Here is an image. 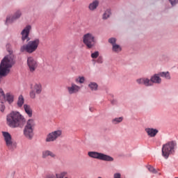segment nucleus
<instances>
[{
  "instance_id": "obj_5",
  "label": "nucleus",
  "mask_w": 178,
  "mask_h": 178,
  "mask_svg": "<svg viewBox=\"0 0 178 178\" xmlns=\"http://www.w3.org/2000/svg\"><path fill=\"white\" fill-rule=\"evenodd\" d=\"M34 126H35L34 120H29L24 127V135L26 138H29V140H31L34 136Z\"/></svg>"
},
{
  "instance_id": "obj_15",
  "label": "nucleus",
  "mask_w": 178,
  "mask_h": 178,
  "mask_svg": "<svg viewBox=\"0 0 178 178\" xmlns=\"http://www.w3.org/2000/svg\"><path fill=\"white\" fill-rule=\"evenodd\" d=\"M48 156H50L51 158H53V159H55L56 158V154L50 150L43 151L42 153V158H43V159H45V158H48Z\"/></svg>"
},
{
  "instance_id": "obj_31",
  "label": "nucleus",
  "mask_w": 178,
  "mask_h": 178,
  "mask_svg": "<svg viewBox=\"0 0 178 178\" xmlns=\"http://www.w3.org/2000/svg\"><path fill=\"white\" fill-rule=\"evenodd\" d=\"M108 42L111 44L113 46L116 44V38H111L108 39Z\"/></svg>"
},
{
  "instance_id": "obj_21",
  "label": "nucleus",
  "mask_w": 178,
  "mask_h": 178,
  "mask_svg": "<svg viewBox=\"0 0 178 178\" xmlns=\"http://www.w3.org/2000/svg\"><path fill=\"white\" fill-rule=\"evenodd\" d=\"M5 99L8 104H12L14 101L15 97L11 93H7L5 96Z\"/></svg>"
},
{
  "instance_id": "obj_27",
  "label": "nucleus",
  "mask_w": 178,
  "mask_h": 178,
  "mask_svg": "<svg viewBox=\"0 0 178 178\" xmlns=\"http://www.w3.org/2000/svg\"><path fill=\"white\" fill-rule=\"evenodd\" d=\"M76 83H79L80 84L84 83V81H86V78L84 76H79L75 79Z\"/></svg>"
},
{
  "instance_id": "obj_8",
  "label": "nucleus",
  "mask_w": 178,
  "mask_h": 178,
  "mask_svg": "<svg viewBox=\"0 0 178 178\" xmlns=\"http://www.w3.org/2000/svg\"><path fill=\"white\" fill-rule=\"evenodd\" d=\"M88 155L90 158H95V159H99L100 161H106L108 162H113V158L111 156L97 152H89Z\"/></svg>"
},
{
  "instance_id": "obj_35",
  "label": "nucleus",
  "mask_w": 178,
  "mask_h": 178,
  "mask_svg": "<svg viewBox=\"0 0 178 178\" xmlns=\"http://www.w3.org/2000/svg\"><path fill=\"white\" fill-rule=\"evenodd\" d=\"M46 178H56V175L54 174H49L46 176Z\"/></svg>"
},
{
  "instance_id": "obj_22",
  "label": "nucleus",
  "mask_w": 178,
  "mask_h": 178,
  "mask_svg": "<svg viewBox=\"0 0 178 178\" xmlns=\"http://www.w3.org/2000/svg\"><path fill=\"white\" fill-rule=\"evenodd\" d=\"M88 87L91 91H97V90H98V84H97L95 82H90L88 84Z\"/></svg>"
},
{
  "instance_id": "obj_4",
  "label": "nucleus",
  "mask_w": 178,
  "mask_h": 178,
  "mask_svg": "<svg viewBox=\"0 0 178 178\" xmlns=\"http://www.w3.org/2000/svg\"><path fill=\"white\" fill-rule=\"evenodd\" d=\"M38 45H40V39L36 38L33 40L29 41L28 44L22 45L20 48V51L33 54V52H35V51H37Z\"/></svg>"
},
{
  "instance_id": "obj_18",
  "label": "nucleus",
  "mask_w": 178,
  "mask_h": 178,
  "mask_svg": "<svg viewBox=\"0 0 178 178\" xmlns=\"http://www.w3.org/2000/svg\"><path fill=\"white\" fill-rule=\"evenodd\" d=\"M32 90L36 94H41V92L42 91V86L41 85V83H35Z\"/></svg>"
},
{
  "instance_id": "obj_24",
  "label": "nucleus",
  "mask_w": 178,
  "mask_h": 178,
  "mask_svg": "<svg viewBox=\"0 0 178 178\" xmlns=\"http://www.w3.org/2000/svg\"><path fill=\"white\" fill-rule=\"evenodd\" d=\"M159 75L161 77H165V79H166L167 80H170V74L169 73V72H160L159 74Z\"/></svg>"
},
{
  "instance_id": "obj_10",
  "label": "nucleus",
  "mask_w": 178,
  "mask_h": 178,
  "mask_svg": "<svg viewBox=\"0 0 178 178\" xmlns=\"http://www.w3.org/2000/svg\"><path fill=\"white\" fill-rule=\"evenodd\" d=\"M2 136L6 141V145L9 148V149H13V148H16V145L13 141H12V136L10 134L6 131H2Z\"/></svg>"
},
{
  "instance_id": "obj_26",
  "label": "nucleus",
  "mask_w": 178,
  "mask_h": 178,
  "mask_svg": "<svg viewBox=\"0 0 178 178\" xmlns=\"http://www.w3.org/2000/svg\"><path fill=\"white\" fill-rule=\"evenodd\" d=\"M123 121V118L120 117V118H116L112 120V123L113 124H118V123H120Z\"/></svg>"
},
{
  "instance_id": "obj_3",
  "label": "nucleus",
  "mask_w": 178,
  "mask_h": 178,
  "mask_svg": "<svg viewBox=\"0 0 178 178\" xmlns=\"http://www.w3.org/2000/svg\"><path fill=\"white\" fill-rule=\"evenodd\" d=\"M159 76V74H156L153 75L150 79L148 78H140L137 79L136 81L138 84H143L145 86V87H151L154 86V83L161 84V83H162V79Z\"/></svg>"
},
{
  "instance_id": "obj_2",
  "label": "nucleus",
  "mask_w": 178,
  "mask_h": 178,
  "mask_svg": "<svg viewBox=\"0 0 178 178\" xmlns=\"http://www.w3.org/2000/svg\"><path fill=\"white\" fill-rule=\"evenodd\" d=\"M7 124L9 127H23L26 124V118L18 111H13L7 115Z\"/></svg>"
},
{
  "instance_id": "obj_30",
  "label": "nucleus",
  "mask_w": 178,
  "mask_h": 178,
  "mask_svg": "<svg viewBox=\"0 0 178 178\" xmlns=\"http://www.w3.org/2000/svg\"><path fill=\"white\" fill-rule=\"evenodd\" d=\"M147 170L151 172V173H154V174H156L157 172H156V170H155V168H154V167L151 166V165H148L147 166Z\"/></svg>"
},
{
  "instance_id": "obj_6",
  "label": "nucleus",
  "mask_w": 178,
  "mask_h": 178,
  "mask_svg": "<svg viewBox=\"0 0 178 178\" xmlns=\"http://www.w3.org/2000/svg\"><path fill=\"white\" fill-rule=\"evenodd\" d=\"M83 44L88 48L91 49V48L95 47V43L97 40H95V35L92 33H87L83 35L82 38Z\"/></svg>"
},
{
  "instance_id": "obj_19",
  "label": "nucleus",
  "mask_w": 178,
  "mask_h": 178,
  "mask_svg": "<svg viewBox=\"0 0 178 178\" xmlns=\"http://www.w3.org/2000/svg\"><path fill=\"white\" fill-rule=\"evenodd\" d=\"M99 5V1L95 0L89 4L88 8L90 10H95V9L98 8Z\"/></svg>"
},
{
  "instance_id": "obj_38",
  "label": "nucleus",
  "mask_w": 178,
  "mask_h": 178,
  "mask_svg": "<svg viewBox=\"0 0 178 178\" xmlns=\"http://www.w3.org/2000/svg\"><path fill=\"white\" fill-rule=\"evenodd\" d=\"M175 178H178V177H175Z\"/></svg>"
},
{
  "instance_id": "obj_29",
  "label": "nucleus",
  "mask_w": 178,
  "mask_h": 178,
  "mask_svg": "<svg viewBox=\"0 0 178 178\" xmlns=\"http://www.w3.org/2000/svg\"><path fill=\"white\" fill-rule=\"evenodd\" d=\"M99 56V51H95L94 53L91 54V58L92 59H97Z\"/></svg>"
},
{
  "instance_id": "obj_36",
  "label": "nucleus",
  "mask_w": 178,
  "mask_h": 178,
  "mask_svg": "<svg viewBox=\"0 0 178 178\" xmlns=\"http://www.w3.org/2000/svg\"><path fill=\"white\" fill-rule=\"evenodd\" d=\"M1 112H3L5 111V106L1 105V108L0 109Z\"/></svg>"
},
{
  "instance_id": "obj_32",
  "label": "nucleus",
  "mask_w": 178,
  "mask_h": 178,
  "mask_svg": "<svg viewBox=\"0 0 178 178\" xmlns=\"http://www.w3.org/2000/svg\"><path fill=\"white\" fill-rule=\"evenodd\" d=\"M169 2L172 5V6H175V5H177L178 0H169Z\"/></svg>"
},
{
  "instance_id": "obj_28",
  "label": "nucleus",
  "mask_w": 178,
  "mask_h": 178,
  "mask_svg": "<svg viewBox=\"0 0 178 178\" xmlns=\"http://www.w3.org/2000/svg\"><path fill=\"white\" fill-rule=\"evenodd\" d=\"M111 16V10H106L103 14L104 20H106Z\"/></svg>"
},
{
  "instance_id": "obj_13",
  "label": "nucleus",
  "mask_w": 178,
  "mask_h": 178,
  "mask_svg": "<svg viewBox=\"0 0 178 178\" xmlns=\"http://www.w3.org/2000/svg\"><path fill=\"white\" fill-rule=\"evenodd\" d=\"M67 90L68 91V94H70V95H72V94H77V92L80 91L81 88L74 83H72L70 86L67 87Z\"/></svg>"
},
{
  "instance_id": "obj_12",
  "label": "nucleus",
  "mask_w": 178,
  "mask_h": 178,
  "mask_svg": "<svg viewBox=\"0 0 178 178\" xmlns=\"http://www.w3.org/2000/svg\"><path fill=\"white\" fill-rule=\"evenodd\" d=\"M27 65H28V67L29 68V71L31 72V73H33V72H35V70L38 66V65L37 64V61L33 57H28Z\"/></svg>"
},
{
  "instance_id": "obj_14",
  "label": "nucleus",
  "mask_w": 178,
  "mask_h": 178,
  "mask_svg": "<svg viewBox=\"0 0 178 178\" xmlns=\"http://www.w3.org/2000/svg\"><path fill=\"white\" fill-rule=\"evenodd\" d=\"M22 16V12L20 10H17L13 17H8L6 21V24L8 23H13L15 20L19 19Z\"/></svg>"
},
{
  "instance_id": "obj_7",
  "label": "nucleus",
  "mask_w": 178,
  "mask_h": 178,
  "mask_svg": "<svg viewBox=\"0 0 178 178\" xmlns=\"http://www.w3.org/2000/svg\"><path fill=\"white\" fill-rule=\"evenodd\" d=\"M175 142L173 141L168 142L163 145L162 156L165 159H168V158H169V155L175 152Z\"/></svg>"
},
{
  "instance_id": "obj_20",
  "label": "nucleus",
  "mask_w": 178,
  "mask_h": 178,
  "mask_svg": "<svg viewBox=\"0 0 178 178\" xmlns=\"http://www.w3.org/2000/svg\"><path fill=\"white\" fill-rule=\"evenodd\" d=\"M17 105L18 108H22L24 105V97H23V95H20L19 96Z\"/></svg>"
},
{
  "instance_id": "obj_37",
  "label": "nucleus",
  "mask_w": 178,
  "mask_h": 178,
  "mask_svg": "<svg viewBox=\"0 0 178 178\" xmlns=\"http://www.w3.org/2000/svg\"><path fill=\"white\" fill-rule=\"evenodd\" d=\"M90 111H92V109H91V108H90Z\"/></svg>"
},
{
  "instance_id": "obj_1",
  "label": "nucleus",
  "mask_w": 178,
  "mask_h": 178,
  "mask_svg": "<svg viewBox=\"0 0 178 178\" xmlns=\"http://www.w3.org/2000/svg\"><path fill=\"white\" fill-rule=\"evenodd\" d=\"M15 63H16V60H15V55L13 54L6 56L1 60L0 63V79L6 77L10 73V69L13 67Z\"/></svg>"
},
{
  "instance_id": "obj_33",
  "label": "nucleus",
  "mask_w": 178,
  "mask_h": 178,
  "mask_svg": "<svg viewBox=\"0 0 178 178\" xmlns=\"http://www.w3.org/2000/svg\"><path fill=\"white\" fill-rule=\"evenodd\" d=\"M35 94H36L35 92L32 90V91L30 92L31 98L34 99V98H35Z\"/></svg>"
},
{
  "instance_id": "obj_17",
  "label": "nucleus",
  "mask_w": 178,
  "mask_h": 178,
  "mask_svg": "<svg viewBox=\"0 0 178 178\" xmlns=\"http://www.w3.org/2000/svg\"><path fill=\"white\" fill-rule=\"evenodd\" d=\"M24 110L25 113H26L29 118L33 116V109H31V106H30V105L24 104Z\"/></svg>"
},
{
  "instance_id": "obj_23",
  "label": "nucleus",
  "mask_w": 178,
  "mask_h": 178,
  "mask_svg": "<svg viewBox=\"0 0 178 178\" xmlns=\"http://www.w3.org/2000/svg\"><path fill=\"white\" fill-rule=\"evenodd\" d=\"M113 52H115L116 54H119V52L122 51V47L119 44H113L112 48Z\"/></svg>"
},
{
  "instance_id": "obj_34",
  "label": "nucleus",
  "mask_w": 178,
  "mask_h": 178,
  "mask_svg": "<svg viewBox=\"0 0 178 178\" xmlns=\"http://www.w3.org/2000/svg\"><path fill=\"white\" fill-rule=\"evenodd\" d=\"M97 63H104V58H102V56H99L97 60Z\"/></svg>"
},
{
  "instance_id": "obj_16",
  "label": "nucleus",
  "mask_w": 178,
  "mask_h": 178,
  "mask_svg": "<svg viewBox=\"0 0 178 178\" xmlns=\"http://www.w3.org/2000/svg\"><path fill=\"white\" fill-rule=\"evenodd\" d=\"M145 131L149 137H155L158 134V129L154 128H146Z\"/></svg>"
},
{
  "instance_id": "obj_25",
  "label": "nucleus",
  "mask_w": 178,
  "mask_h": 178,
  "mask_svg": "<svg viewBox=\"0 0 178 178\" xmlns=\"http://www.w3.org/2000/svg\"><path fill=\"white\" fill-rule=\"evenodd\" d=\"M67 175V171H63V172H60L59 173H56V178H65V177H66Z\"/></svg>"
},
{
  "instance_id": "obj_9",
  "label": "nucleus",
  "mask_w": 178,
  "mask_h": 178,
  "mask_svg": "<svg viewBox=\"0 0 178 178\" xmlns=\"http://www.w3.org/2000/svg\"><path fill=\"white\" fill-rule=\"evenodd\" d=\"M60 137H62V130L54 131L47 135L45 141L46 143H54Z\"/></svg>"
},
{
  "instance_id": "obj_11",
  "label": "nucleus",
  "mask_w": 178,
  "mask_h": 178,
  "mask_svg": "<svg viewBox=\"0 0 178 178\" xmlns=\"http://www.w3.org/2000/svg\"><path fill=\"white\" fill-rule=\"evenodd\" d=\"M30 30H31V26L28 25L26 26L21 32L22 35V41L24 42V41L29 42L30 40Z\"/></svg>"
}]
</instances>
